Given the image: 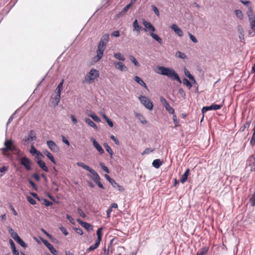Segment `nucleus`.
Returning a JSON list of instances; mask_svg holds the SVG:
<instances>
[{
	"label": "nucleus",
	"instance_id": "nucleus-21",
	"mask_svg": "<svg viewBox=\"0 0 255 255\" xmlns=\"http://www.w3.org/2000/svg\"><path fill=\"white\" fill-rule=\"evenodd\" d=\"M190 172V170L189 168L186 169L185 172L184 173V174L182 175L181 178H180V182L182 183H185L188 178V176L189 175Z\"/></svg>",
	"mask_w": 255,
	"mask_h": 255
},
{
	"label": "nucleus",
	"instance_id": "nucleus-35",
	"mask_svg": "<svg viewBox=\"0 0 255 255\" xmlns=\"http://www.w3.org/2000/svg\"><path fill=\"white\" fill-rule=\"evenodd\" d=\"M114 56L115 58L121 60V61H125V58L123 55H122L121 53H116L114 54Z\"/></svg>",
	"mask_w": 255,
	"mask_h": 255
},
{
	"label": "nucleus",
	"instance_id": "nucleus-20",
	"mask_svg": "<svg viewBox=\"0 0 255 255\" xmlns=\"http://www.w3.org/2000/svg\"><path fill=\"white\" fill-rule=\"evenodd\" d=\"M84 121L89 126L92 127L95 129H98V128L97 126L90 119L86 118L84 119Z\"/></svg>",
	"mask_w": 255,
	"mask_h": 255
},
{
	"label": "nucleus",
	"instance_id": "nucleus-54",
	"mask_svg": "<svg viewBox=\"0 0 255 255\" xmlns=\"http://www.w3.org/2000/svg\"><path fill=\"white\" fill-rule=\"evenodd\" d=\"M78 214L83 218L86 217L85 214L83 212V210L81 208H78L77 210Z\"/></svg>",
	"mask_w": 255,
	"mask_h": 255
},
{
	"label": "nucleus",
	"instance_id": "nucleus-29",
	"mask_svg": "<svg viewBox=\"0 0 255 255\" xmlns=\"http://www.w3.org/2000/svg\"><path fill=\"white\" fill-rule=\"evenodd\" d=\"M238 31L239 33V38L241 41H242L244 39V31L242 26H239L238 27Z\"/></svg>",
	"mask_w": 255,
	"mask_h": 255
},
{
	"label": "nucleus",
	"instance_id": "nucleus-50",
	"mask_svg": "<svg viewBox=\"0 0 255 255\" xmlns=\"http://www.w3.org/2000/svg\"><path fill=\"white\" fill-rule=\"evenodd\" d=\"M250 144L252 146L255 145V130H254V133L250 141Z\"/></svg>",
	"mask_w": 255,
	"mask_h": 255
},
{
	"label": "nucleus",
	"instance_id": "nucleus-62",
	"mask_svg": "<svg viewBox=\"0 0 255 255\" xmlns=\"http://www.w3.org/2000/svg\"><path fill=\"white\" fill-rule=\"evenodd\" d=\"M62 140L64 143H65L67 145L69 146L70 145L69 141L64 136H62Z\"/></svg>",
	"mask_w": 255,
	"mask_h": 255
},
{
	"label": "nucleus",
	"instance_id": "nucleus-41",
	"mask_svg": "<svg viewBox=\"0 0 255 255\" xmlns=\"http://www.w3.org/2000/svg\"><path fill=\"white\" fill-rule=\"evenodd\" d=\"M183 83L184 85H186L188 88L189 89L191 88V87H192V85L191 84V83L188 81V79H187L185 78H183Z\"/></svg>",
	"mask_w": 255,
	"mask_h": 255
},
{
	"label": "nucleus",
	"instance_id": "nucleus-61",
	"mask_svg": "<svg viewBox=\"0 0 255 255\" xmlns=\"http://www.w3.org/2000/svg\"><path fill=\"white\" fill-rule=\"evenodd\" d=\"M251 26L252 30L255 32V19L252 20L251 21Z\"/></svg>",
	"mask_w": 255,
	"mask_h": 255
},
{
	"label": "nucleus",
	"instance_id": "nucleus-42",
	"mask_svg": "<svg viewBox=\"0 0 255 255\" xmlns=\"http://www.w3.org/2000/svg\"><path fill=\"white\" fill-rule=\"evenodd\" d=\"M165 108L168 112L170 114L173 115L174 114V110L172 107L170 106L169 104L167 105L166 107H165Z\"/></svg>",
	"mask_w": 255,
	"mask_h": 255
},
{
	"label": "nucleus",
	"instance_id": "nucleus-27",
	"mask_svg": "<svg viewBox=\"0 0 255 255\" xmlns=\"http://www.w3.org/2000/svg\"><path fill=\"white\" fill-rule=\"evenodd\" d=\"M150 35L159 43L161 44L162 42L161 38H160L156 34L154 33L153 32H150Z\"/></svg>",
	"mask_w": 255,
	"mask_h": 255
},
{
	"label": "nucleus",
	"instance_id": "nucleus-55",
	"mask_svg": "<svg viewBox=\"0 0 255 255\" xmlns=\"http://www.w3.org/2000/svg\"><path fill=\"white\" fill-rule=\"evenodd\" d=\"M100 165L104 171H106L107 173L110 172L107 166H106L103 163H101L100 164Z\"/></svg>",
	"mask_w": 255,
	"mask_h": 255
},
{
	"label": "nucleus",
	"instance_id": "nucleus-15",
	"mask_svg": "<svg viewBox=\"0 0 255 255\" xmlns=\"http://www.w3.org/2000/svg\"><path fill=\"white\" fill-rule=\"evenodd\" d=\"M171 28L180 37L183 35L182 30L175 24H172Z\"/></svg>",
	"mask_w": 255,
	"mask_h": 255
},
{
	"label": "nucleus",
	"instance_id": "nucleus-36",
	"mask_svg": "<svg viewBox=\"0 0 255 255\" xmlns=\"http://www.w3.org/2000/svg\"><path fill=\"white\" fill-rule=\"evenodd\" d=\"M77 165L79 166L82 167L84 169L88 170V171H90L91 169H92L91 167H90L89 166L85 164L84 163L81 162H78L77 163Z\"/></svg>",
	"mask_w": 255,
	"mask_h": 255
},
{
	"label": "nucleus",
	"instance_id": "nucleus-19",
	"mask_svg": "<svg viewBox=\"0 0 255 255\" xmlns=\"http://www.w3.org/2000/svg\"><path fill=\"white\" fill-rule=\"evenodd\" d=\"M133 25V31H136L138 33L140 32V30L142 28L141 26H140L138 23L137 19H135L132 24Z\"/></svg>",
	"mask_w": 255,
	"mask_h": 255
},
{
	"label": "nucleus",
	"instance_id": "nucleus-16",
	"mask_svg": "<svg viewBox=\"0 0 255 255\" xmlns=\"http://www.w3.org/2000/svg\"><path fill=\"white\" fill-rule=\"evenodd\" d=\"M77 222L84 228L88 231L93 230V226L89 223L83 222L80 219H77Z\"/></svg>",
	"mask_w": 255,
	"mask_h": 255
},
{
	"label": "nucleus",
	"instance_id": "nucleus-28",
	"mask_svg": "<svg viewBox=\"0 0 255 255\" xmlns=\"http://www.w3.org/2000/svg\"><path fill=\"white\" fill-rule=\"evenodd\" d=\"M162 163L160 159H156L153 160L152 165L155 168H158L162 165Z\"/></svg>",
	"mask_w": 255,
	"mask_h": 255
},
{
	"label": "nucleus",
	"instance_id": "nucleus-33",
	"mask_svg": "<svg viewBox=\"0 0 255 255\" xmlns=\"http://www.w3.org/2000/svg\"><path fill=\"white\" fill-rule=\"evenodd\" d=\"M102 228H100L98 229L96 235L97 236V241L101 242L102 240Z\"/></svg>",
	"mask_w": 255,
	"mask_h": 255
},
{
	"label": "nucleus",
	"instance_id": "nucleus-57",
	"mask_svg": "<svg viewBox=\"0 0 255 255\" xmlns=\"http://www.w3.org/2000/svg\"><path fill=\"white\" fill-rule=\"evenodd\" d=\"M59 229L64 235L67 236L68 234L67 230L64 227H60Z\"/></svg>",
	"mask_w": 255,
	"mask_h": 255
},
{
	"label": "nucleus",
	"instance_id": "nucleus-6",
	"mask_svg": "<svg viewBox=\"0 0 255 255\" xmlns=\"http://www.w3.org/2000/svg\"><path fill=\"white\" fill-rule=\"evenodd\" d=\"M138 99L140 100L141 103L143 105H144L147 109H148L149 110H152L153 105L152 103L151 102V101L148 98L145 96H140Z\"/></svg>",
	"mask_w": 255,
	"mask_h": 255
},
{
	"label": "nucleus",
	"instance_id": "nucleus-53",
	"mask_svg": "<svg viewBox=\"0 0 255 255\" xmlns=\"http://www.w3.org/2000/svg\"><path fill=\"white\" fill-rule=\"evenodd\" d=\"M26 199L31 204L35 205L36 204L35 200L33 199L31 196H27L26 197Z\"/></svg>",
	"mask_w": 255,
	"mask_h": 255
},
{
	"label": "nucleus",
	"instance_id": "nucleus-40",
	"mask_svg": "<svg viewBox=\"0 0 255 255\" xmlns=\"http://www.w3.org/2000/svg\"><path fill=\"white\" fill-rule=\"evenodd\" d=\"M15 241L22 247L24 248L27 247L26 244L21 240L19 237L15 240Z\"/></svg>",
	"mask_w": 255,
	"mask_h": 255
},
{
	"label": "nucleus",
	"instance_id": "nucleus-5",
	"mask_svg": "<svg viewBox=\"0 0 255 255\" xmlns=\"http://www.w3.org/2000/svg\"><path fill=\"white\" fill-rule=\"evenodd\" d=\"M63 83L64 80H62V81L59 84L56 89V96H55L54 101L52 102L53 104L55 106H57L60 101V95L61 92L63 89Z\"/></svg>",
	"mask_w": 255,
	"mask_h": 255
},
{
	"label": "nucleus",
	"instance_id": "nucleus-30",
	"mask_svg": "<svg viewBox=\"0 0 255 255\" xmlns=\"http://www.w3.org/2000/svg\"><path fill=\"white\" fill-rule=\"evenodd\" d=\"M134 79L139 85L143 86L144 88L147 87L145 83L143 81V80L139 77L135 76V77H134Z\"/></svg>",
	"mask_w": 255,
	"mask_h": 255
},
{
	"label": "nucleus",
	"instance_id": "nucleus-12",
	"mask_svg": "<svg viewBox=\"0 0 255 255\" xmlns=\"http://www.w3.org/2000/svg\"><path fill=\"white\" fill-rule=\"evenodd\" d=\"M47 144L49 148L53 152H57L59 150V147L56 143L52 140L47 141Z\"/></svg>",
	"mask_w": 255,
	"mask_h": 255
},
{
	"label": "nucleus",
	"instance_id": "nucleus-63",
	"mask_svg": "<svg viewBox=\"0 0 255 255\" xmlns=\"http://www.w3.org/2000/svg\"><path fill=\"white\" fill-rule=\"evenodd\" d=\"M70 118H71V119L73 124H75V125H76L77 124V123H78V121L76 119V118H75V117L74 115H70Z\"/></svg>",
	"mask_w": 255,
	"mask_h": 255
},
{
	"label": "nucleus",
	"instance_id": "nucleus-47",
	"mask_svg": "<svg viewBox=\"0 0 255 255\" xmlns=\"http://www.w3.org/2000/svg\"><path fill=\"white\" fill-rule=\"evenodd\" d=\"M132 5V1L131 2L127 4L122 10V12H123L124 13H125L128 11V10L129 9V8L131 7Z\"/></svg>",
	"mask_w": 255,
	"mask_h": 255
},
{
	"label": "nucleus",
	"instance_id": "nucleus-59",
	"mask_svg": "<svg viewBox=\"0 0 255 255\" xmlns=\"http://www.w3.org/2000/svg\"><path fill=\"white\" fill-rule=\"evenodd\" d=\"M9 242L12 251H14V250H16L15 244H14V242H13V241L12 240L10 239L9 241Z\"/></svg>",
	"mask_w": 255,
	"mask_h": 255
},
{
	"label": "nucleus",
	"instance_id": "nucleus-44",
	"mask_svg": "<svg viewBox=\"0 0 255 255\" xmlns=\"http://www.w3.org/2000/svg\"><path fill=\"white\" fill-rule=\"evenodd\" d=\"M250 202L252 206H255V192L252 194V196L250 198Z\"/></svg>",
	"mask_w": 255,
	"mask_h": 255
},
{
	"label": "nucleus",
	"instance_id": "nucleus-17",
	"mask_svg": "<svg viewBox=\"0 0 255 255\" xmlns=\"http://www.w3.org/2000/svg\"><path fill=\"white\" fill-rule=\"evenodd\" d=\"M114 64L117 69L121 71H126L127 70L126 66L121 62H115Z\"/></svg>",
	"mask_w": 255,
	"mask_h": 255
},
{
	"label": "nucleus",
	"instance_id": "nucleus-48",
	"mask_svg": "<svg viewBox=\"0 0 255 255\" xmlns=\"http://www.w3.org/2000/svg\"><path fill=\"white\" fill-rule=\"evenodd\" d=\"M160 101L164 107L169 104L166 100L163 97H160Z\"/></svg>",
	"mask_w": 255,
	"mask_h": 255
},
{
	"label": "nucleus",
	"instance_id": "nucleus-14",
	"mask_svg": "<svg viewBox=\"0 0 255 255\" xmlns=\"http://www.w3.org/2000/svg\"><path fill=\"white\" fill-rule=\"evenodd\" d=\"M43 244L45 245V246L49 250L50 252L53 254L56 255L57 253V251L53 247V245L50 244L48 241L47 240H44L42 241Z\"/></svg>",
	"mask_w": 255,
	"mask_h": 255
},
{
	"label": "nucleus",
	"instance_id": "nucleus-45",
	"mask_svg": "<svg viewBox=\"0 0 255 255\" xmlns=\"http://www.w3.org/2000/svg\"><path fill=\"white\" fill-rule=\"evenodd\" d=\"M154 150L153 148H146L144 149V150L143 151L142 153H141V154L142 155L145 154H148L152 152H153Z\"/></svg>",
	"mask_w": 255,
	"mask_h": 255
},
{
	"label": "nucleus",
	"instance_id": "nucleus-7",
	"mask_svg": "<svg viewBox=\"0 0 255 255\" xmlns=\"http://www.w3.org/2000/svg\"><path fill=\"white\" fill-rule=\"evenodd\" d=\"M92 174V178L93 181L97 184L99 188L104 189V187L100 182L101 178L98 174L93 169L89 171Z\"/></svg>",
	"mask_w": 255,
	"mask_h": 255
},
{
	"label": "nucleus",
	"instance_id": "nucleus-31",
	"mask_svg": "<svg viewBox=\"0 0 255 255\" xmlns=\"http://www.w3.org/2000/svg\"><path fill=\"white\" fill-rule=\"evenodd\" d=\"M30 152L32 154H37L38 156H42L41 153L40 151L37 150V149L34 147L33 144H32V145L31 146Z\"/></svg>",
	"mask_w": 255,
	"mask_h": 255
},
{
	"label": "nucleus",
	"instance_id": "nucleus-51",
	"mask_svg": "<svg viewBox=\"0 0 255 255\" xmlns=\"http://www.w3.org/2000/svg\"><path fill=\"white\" fill-rule=\"evenodd\" d=\"M188 35L189 36L190 39L191 40H192L194 43H196L198 42V40L197 38L193 35L190 32H188Z\"/></svg>",
	"mask_w": 255,
	"mask_h": 255
},
{
	"label": "nucleus",
	"instance_id": "nucleus-43",
	"mask_svg": "<svg viewBox=\"0 0 255 255\" xmlns=\"http://www.w3.org/2000/svg\"><path fill=\"white\" fill-rule=\"evenodd\" d=\"M129 59L131 61V62H132L134 64L135 66L137 67H139L140 66L139 63L133 56H130Z\"/></svg>",
	"mask_w": 255,
	"mask_h": 255
},
{
	"label": "nucleus",
	"instance_id": "nucleus-34",
	"mask_svg": "<svg viewBox=\"0 0 255 255\" xmlns=\"http://www.w3.org/2000/svg\"><path fill=\"white\" fill-rule=\"evenodd\" d=\"M236 16L240 20L243 19L244 16L242 11L240 9H236L235 10Z\"/></svg>",
	"mask_w": 255,
	"mask_h": 255
},
{
	"label": "nucleus",
	"instance_id": "nucleus-26",
	"mask_svg": "<svg viewBox=\"0 0 255 255\" xmlns=\"http://www.w3.org/2000/svg\"><path fill=\"white\" fill-rule=\"evenodd\" d=\"M175 56L177 58L182 59H187V57L186 55L183 52H181L180 51H178L175 53Z\"/></svg>",
	"mask_w": 255,
	"mask_h": 255
},
{
	"label": "nucleus",
	"instance_id": "nucleus-9",
	"mask_svg": "<svg viewBox=\"0 0 255 255\" xmlns=\"http://www.w3.org/2000/svg\"><path fill=\"white\" fill-rule=\"evenodd\" d=\"M20 163L27 170L29 171L31 169V162L30 160L26 157L24 156L20 159Z\"/></svg>",
	"mask_w": 255,
	"mask_h": 255
},
{
	"label": "nucleus",
	"instance_id": "nucleus-24",
	"mask_svg": "<svg viewBox=\"0 0 255 255\" xmlns=\"http://www.w3.org/2000/svg\"><path fill=\"white\" fill-rule=\"evenodd\" d=\"M88 116L92 118L93 120L96 122L99 123L101 122L100 118L98 117L94 112H91L90 114H88Z\"/></svg>",
	"mask_w": 255,
	"mask_h": 255
},
{
	"label": "nucleus",
	"instance_id": "nucleus-13",
	"mask_svg": "<svg viewBox=\"0 0 255 255\" xmlns=\"http://www.w3.org/2000/svg\"><path fill=\"white\" fill-rule=\"evenodd\" d=\"M91 141L92 142L94 147L96 148V149L100 154H103L104 153V150L102 148L101 146L99 144V143L95 138L92 137L91 138Z\"/></svg>",
	"mask_w": 255,
	"mask_h": 255
},
{
	"label": "nucleus",
	"instance_id": "nucleus-37",
	"mask_svg": "<svg viewBox=\"0 0 255 255\" xmlns=\"http://www.w3.org/2000/svg\"><path fill=\"white\" fill-rule=\"evenodd\" d=\"M135 116L140 121L142 124H145L147 123V121L145 120V118L140 114L136 113Z\"/></svg>",
	"mask_w": 255,
	"mask_h": 255
},
{
	"label": "nucleus",
	"instance_id": "nucleus-23",
	"mask_svg": "<svg viewBox=\"0 0 255 255\" xmlns=\"http://www.w3.org/2000/svg\"><path fill=\"white\" fill-rule=\"evenodd\" d=\"M100 242H101L97 241V240H96L95 243L94 245L90 246V247L87 249V252H90L98 248L100 244Z\"/></svg>",
	"mask_w": 255,
	"mask_h": 255
},
{
	"label": "nucleus",
	"instance_id": "nucleus-52",
	"mask_svg": "<svg viewBox=\"0 0 255 255\" xmlns=\"http://www.w3.org/2000/svg\"><path fill=\"white\" fill-rule=\"evenodd\" d=\"M213 110H217L220 109L222 107V105L212 104L211 105Z\"/></svg>",
	"mask_w": 255,
	"mask_h": 255
},
{
	"label": "nucleus",
	"instance_id": "nucleus-39",
	"mask_svg": "<svg viewBox=\"0 0 255 255\" xmlns=\"http://www.w3.org/2000/svg\"><path fill=\"white\" fill-rule=\"evenodd\" d=\"M240 1L243 3L244 4V5H245L246 6H247V7H249V10L252 12V7H251V2L250 1H248V0H240Z\"/></svg>",
	"mask_w": 255,
	"mask_h": 255
},
{
	"label": "nucleus",
	"instance_id": "nucleus-1",
	"mask_svg": "<svg viewBox=\"0 0 255 255\" xmlns=\"http://www.w3.org/2000/svg\"><path fill=\"white\" fill-rule=\"evenodd\" d=\"M109 39V35L108 34H104L101 38L96 51V55L93 58V61L95 63L99 61L103 57L104 52L106 49Z\"/></svg>",
	"mask_w": 255,
	"mask_h": 255
},
{
	"label": "nucleus",
	"instance_id": "nucleus-10",
	"mask_svg": "<svg viewBox=\"0 0 255 255\" xmlns=\"http://www.w3.org/2000/svg\"><path fill=\"white\" fill-rule=\"evenodd\" d=\"M247 167H250V171H253L255 170V157L254 155H251L247 161Z\"/></svg>",
	"mask_w": 255,
	"mask_h": 255
},
{
	"label": "nucleus",
	"instance_id": "nucleus-64",
	"mask_svg": "<svg viewBox=\"0 0 255 255\" xmlns=\"http://www.w3.org/2000/svg\"><path fill=\"white\" fill-rule=\"evenodd\" d=\"M11 237L15 241L19 237L18 234L14 232L10 235Z\"/></svg>",
	"mask_w": 255,
	"mask_h": 255
},
{
	"label": "nucleus",
	"instance_id": "nucleus-18",
	"mask_svg": "<svg viewBox=\"0 0 255 255\" xmlns=\"http://www.w3.org/2000/svg\"><path fill=\"white\" fill-rule=\"evenodd\" d=\"M183 70L185 75L192 82L195 83L196 80L194 77L191 74L190 72L188 71V70L186 69L185 67H184Z\"/></svg>",
	"mask_w": 255,
	"mask_h": 255
},
{
	"label": "nucleus",
	"instance_id": "nucleus-25",
	"mask_svg": "<svg viewBox=\"0 0 255 255\" xmlns=\"http://www.w3.org/2000/svg\"><path fill=\"white\" fill-rule=\"evenodd\" d=\"M44 154L54 164L56 163L55 159L52 154L48 150H45L43 152Z\"/></svg>",
	"mask_w": 255,
	"mask_h": 255
},
{
	"label": "nucleus",
	"instance_id": "nucleus-4",
	"mask_svg": "<svg viewBox=\"0 0 255 255\" xmlns=\"http://www.w3.org/2000/svg\"><path fill=\"white\" fill-rule=\"evenodd\" d=\"M99 77V71L94 68H92L86 75L84 82L88 84L92 83L94 82Z\"/></svg>",
	"mask_w": 255,
	"mask_h": 255
},
{
	"label": "nucleus",
	"instance_id": "nucleus-11",
	"mask_svg": "<svg viewBox=\"0 0 255 255\" xmlns=\"http://www.w3.org/2000/svg\"><path fill=\"white\" fill-rule=\"evenodd\" d=\"M143 24L145 26V28H143L144 31H147L148 30H150V32H154L155 31V27L152 25V24L147 21L145 20L143 21Z\"/></svg>",
	"mask_w": 255,
	"mask_h": 255
},
{
	"label": "nucleus",
	"instance_id": "nucleus-46",
	"mask_svg": "<svg viewBox=\"0 0 255 255\" xmlns=\"http://www.w3.org/2000/svg\"><path fill=\"white\" fill-rule=\"evenodd\" d=\"M8 169V166H3L0 168V176H2L5 172Z\"/></svg>",
	"mask_w": 255,
	"mask_h": 255
},
{
	"label": "nucleus",
	"instance_id": "nucleus-2",
	"mask_svg": "<svg viewBox=\"0 0 255 255\" xmlns=\"http://www.w3.org/2000/svg\"><path fill=\"white\" fill-rule=\"evenodd\" d=\"M158 71L156 72L159 74L166 76L173 80H176L179 83H181V80L176 71L171 68L163 66H158Z\"/></svg>",
	"mask_w": 255,
	"mask_h": 255
},
{
	"label": "nucleus",
	"instance_id": "nucleus-8",
	"mask_svg": "<svg viewBox=\"0 0 255 255\" xmlns=\"http://www.w3.org/2000/svg\"><path fill=\"white\" fill-rule=\"evenodd\" d=\"M36 139V136L33 131V130L30 131L28 133V135L25 137L24 139H23V141L24 142V144L26 143H32L33 144V141H35Z\"/></svg>",
	"mask_w": 255,
	"mask_h": 255
},
{
	"label": "nucleus",
	"instance_id": "nucleus-60",
	"mask_svg": "<svg viewBox=\"0 0 255 255\" xmlns=\"http://www.w3.org/2000/svg\"><path fill=\"white\" fill-rule=\"evenodd\" d=\"M75 231L76 233L80 235H82L83 234V230L80 228H76L75 229Z\"/></svg>",
	"mask_w": 255,
	"mask_h": 255
},
{
	"label": "nucleus",
	"instance_id": "nucleus-58",
	"mask_svg": "<svg viewBox=\"0 0 255 255\" xmlns=\"http://www.w3.org/2000/svg\"><path fill=\"white\" fill-rule=\"evenodd\" d=\"M43 204H44L46 206L48 207L52 205V203L48 201L47 199H44L43 200Z\"/></svg>",
	"mask_w": 255,
	"mask_h": 255
},
{
	"label": "nucleus",
	"instance_id": "nucleus-3",
	"mask_svg": "<svg viewBox=\"0 0 255 255\" xmlns=\"http://www.w3.org/2000/svg\"><path fill=\"white\" fill-rule=\"evenodd\" d=\"M4 147L1 148V151L3 155H7L9 151L17 154H19L21 150L15 145L11 139H6L4 142Z\"/></svg>",
	"mask_w": 255,
	"mask_h": 255
},
{
	"label": "nucleus",
	"instance_id": "nucleus-22",
	"mask_svg": "<svg viewBox=\"0 0 255 255\" xmlns=\"http://www.w3.org/2000/svg\"><path fill=\"white\" fill-rule=\"evenodd\" d=\"M37 163L40 167V168L45 172H48V169L46 166L45 163L42 160H38L37 161Z\"/></svg>",
	"mask_w": 255,
	"mask_h": 255
},
{
	"label": "nucleus",
	"instance_id": "nucleus-38",
	"mask_svg": "<svg viewBox=\"0 0 255 255\" xmlns=\"http://www.w3.org/2000/svg\"><path fill=\"white\" fill-rule=\"evenodd\" d=\"M208 252V249L207 248H202L201 250L198 251L196 255H206Z\"/></svg>",
	"mask_w": 255,
	"mask_h": 255
},
{
	"label": "nucleus",
	"instance_id": "nucleus-32",
	"mask_svg": "<svg viewBox=\"0 0 255 255\" xmlns=\"http://www.w3.org/2000/svg\"><path fill=\"white\" fill-rule=\"evenodd\" d=\"M104 146L106 148V150L107 151V152L110 154L111 157L112 158L114 154V152L111 147L107 143H104Z\"/></svg>",
	"mask_w": 255,
	"mask_h": 255
},
{
	"label": "nucleus",
	"instance_id": "nucleus-56",
	"mask_svg": "<svg viewBox=\"0 0 255 255\" xmlns=\"http://www.w3.org/2000/svg\"><path fill=\"white\" fill-rule=\"evenodd\" d=\"M110 137L115 142L116 144L119 145L120 142L117 137H116L114 135H111Z\"/></svg>",
	"mask_w": 255,
	"mask_h": 255
},
{
	"label": "nucleus",
	"instance_id": "nucleus-49",
	"mask_svg": "<svg viewBox=\"0 0 255 255\" xmlns=\"http://www.w3.org/2000/svg\"><path fill=\"white\" fill-rule=\"evenodd\" d=\"M151 8H152V10L154 12V13H155V14L157 16H159L160 15V13H159V10L158 9V8L156 7V6L155 5H151Z\"/></svg>",
	"mask_w": 255,
	"mask_h": 255
}]
</instances>
